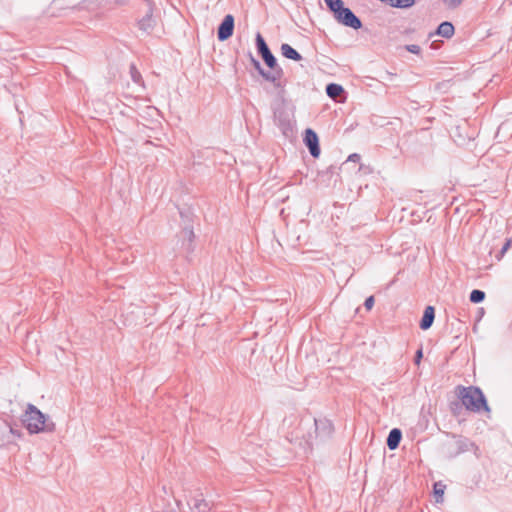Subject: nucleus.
<instances>
[{
    "label": "nucleus",
    "instance_id": "obj_23",
    "mask_svg": "<svg viewBox=\"0 0 512 512\" xmlns=\"http://www.w3.org/2000/svg\"><path fill=\"white\" fill-rule=\"evenodd\" d=\"M130 75L134 83L136 84H143V78L141 73L138 71L135 64H131L129 67Z\"/></svg>",
    "mask_w": 512,
    "mask_h": 512
},
{
    "label": "nucleus",
    "instance_id": "obj_14",
    "mask_svg": "<svg viewBox=\"0 0 512 512\" xmlns=\"http://www.w3.org/2000/svg\"><path fill=\"white\" fill-rule=\"evenodd\" d=\"M402 439V431L399 428H393L390 430L386 439V445L390 450H395L399 447Z\"/></svg>",
    "mask_w": 512,
    "mask_h": 512
},
{
    "label": "nucleus",
    "instance_id": "obj_27",
    "mask_svg": "<svg viewBox=\"0 0 512 512\" xmlns=\"http://www.w3.org/2000/svg\"><path fill=\"white\" fill-rule=\"evenodd\" d=\"M374 303H375V300H374V296H369L365 299V302H364V307L367 309V310H371L372 307L374 306Z\"/></svg>",
    "mask_w": 512,
    "mask_h": 512
},
{
    "label": "nucleus",
    "instance_id": "obj_26",
    "mask_svg": "<svg viewBox=\"0 0 512 512\" xmlns=\"http://www.w3.org/2000/svg\"><path fill=\"white\" fill-rule=\"evenodd\" d=\"M405 50L410 52V53H413V54H420L421 52V48L419 45H416V44H408V45H405Z\"/></svg>",
    "mask_w": 512,
    "mask_h": 512
},
{
    "label": "nucleus",
    "instance_id": "obj_32",
    "mask_svg": "<svg viewBox=\"0 0 512 512\" xmlns=\"http://www.w3.org/2000/svg\"><path fill=\"white\" fill-rule=\"evenodd\" d=\"M10 432L17 437H21V431L19 429L10 426Z\"/></svg>",
    "mask_w": 512,
    "mask_h": 512
},
{
    "label": "nucleus",
    "instance_id": "obj_7",
    "mask_svg": "<svg viewBox=\"0 0 512 512\" xmlns=\"http://www.w3.org/2000/svg\"><path fill=\"white\" fill-rule=\"evenodd\" d=\"M235 19L231 14L224 16L223 20L217 28V38L223 42L228 40L234 33Z\"/></svg>",
    "mask_w": 512,
    "mask_h": 512
},
{
    "label": "nucleus",
    "instance_id": "obj_20",
    "mask_svg": "<svg viewBox=\"0 0 512 512\" xmlns=\"http://www.w3.org/2000/svg\"><path fill=\"white\" fill-rule=\"evenodd\" d=\"M416 0H387L386 4L393 8L407 9L415 4Z\"/></svg>",
    "mask_w": 512,
    "mask_h": 512
},
{
    "label": "nucleus",
    "instance_id": "obj_37",
    "mask_svg": "<svg viewBox=\"0 0 512 512\" xmlns=\"http://www.w3.org/2000/svg\"><path fill=\"white\" fill-rule=\"evenodd\" d=\"M162 490H163V492H164L165 494L167 493V489H166V487H165V486H163V487H162Z\"/></svg>",
    "mask_w": 512,
    "mask_h": 512
},
{
    "label": "nucleus",
    "instance_id": "obj_30",
    "mask_svg": "<svg viewBox=\"0 0 512 512\" xmlns=\"http://www.w3.org/2000/svg\"><path fill=\"white\" fill-rule=\"evenodd\" d=\"M462 409L459 402H453L451 403V411L453 415H458V412Z\"/></svg>",
    "mask_w": 512,
    "mask_h": 512
},
{
    "label": "nucleus",
    "instance_id": "obj_12",
    "mask_svg": "<svg viewBox=\"0 0 512 512\" xmlns=\"http://www.w3.org/2000/svg\"><path fill=\"white\" fill-rule=\"evenodd\" d=\"M154 8H148L145 16H143L137 23L139 30L146 34H150L156 26V19L153 16Z\"/></svg>",
    "mask_w": 512,
    "mask_h": 512
},
{
    "label": "nucleus",
    "instance_id": "obj_18",
    "mask_svg": "<svg viewBox=\"0 0 512 512\" xmlns=\"http://www.w3.org/2000/svg\"><path fill=\"white\" fill-rule=\"evenodd\" d=\"M326 94L332 99H337L341 95L345 94V90L342 85L337 83H329L326 86Z\"/></svg>",
    "mask_w": 512,
    "mask_h": 512
},
{
    "label": "nucleus",
    "instance_id": "obj_16",
    "mask_svg": "<svg viewBox=\"0 0 512 512\" xmlns=\"http://www.w3.org/2000/svg\"><path fill=\"white\" fill-rule=\"evenodd\" d=\"M455 33L454 25L449 21H443L441 22L436 31L435 34L444 38H451Z\"/></svg>",
    "mask_w": 512,
    "mask_h": 512
},
{
    "label": "nucleus",
    "instance_id": "obj_17",
    "mask_svg": "<svg viewBox=\"0 0 512 512\" xmlns=\"http://www.w3.org/2000/svg\"><path fill=\"white\" fill-rule=\"evenodd\" d=\"M280 50H281L282 56L287 59H290L293 61H301L302 60L301 54L296 49H294L291 45H289L287 43H283L281 45Z\"/></svg>",
    "mask_w": 512,
    "mask_h": 512
},
{
    "label": "nucleus",
    "instance_id": "obj_34",
    "mask_svg": "<svg viewBox=\"0 0 512 512\" xmlns=\"http://www.w3.org/2000/svg\"><path fill=\"white\" fill-rule=\"evenodd\" d=\"M148 6V8H154V2L152 0H144Z\"/></svg>",
    "mask_w": 512,
    "mask_h": 512
},
{
    "label": "nucleus",
    "instance_id": "obj_8",
    "mask_svg": "<svg viewBox=\"0 0 512 512\" xmlns=\"http://www.w3.org/2000/svg\"><path fill=\"white\" fill-rule=\"evenodd\" d=\"M316 439H328L334 432L333 423L327 418L314 419Z\"/></svg>",
    "mask_w": 512,
    "mask_h": 512
},
{
    "label": "nucleus",
    "instance_id": "obj_35",
    "mask_svg": "<svg viewBox=\"0 0 512 512\" xmlns=\"http://www.w3.org/2000/svg\"><path fill=\"white\" fill-rule=\"evenodd\" d=\"M385 75H386L387 79H391L392 77H394V76H395V74H394V73H391V72H389V71H386V72H385Z\"/></svg>",
    "mask_w": 512,
    "mask_h": 512
},
{
    "label": "nucleus",
    "instance_id": "obj_24",
    "mask_svg": "<svg viewBox=\"0 0 512 512\" xmlns=\"http://www.w3.org/2000/svg\"><path fill=\"white\" fill-rule=\"evenodd\" d=\"M445 485H443L441 482H437L434 484V495L436 502H441L443 499Z\"/></svg>",
    "mask_w": 512,
    "mask_h": 512
},
{
    "label": "nucleus",
    "instance_id": "obj_5",
    "mask_svg": "<svg viewBox=\"0 0 512 512\" xmlns=\"http://www.w3.org/2000/svg\"><path fill=\"white\" fill-rule=\"evenodd\" d=\"M333 16L338 23L346 27H350L355 30L362 28V21L360 18L356 16L350 8L345 7L344 5Z\"/></svg>",
    "mask_w": 512,
    "mask_h": 512
},
{
    "label": "nucleus",
    "instance_id": "obj_6",
    "mask_svg": "<svg viewBox=\"0 0 512 512\" xmlns=\"http://www.w3.org/2000/svg\"><path fill=\"white\" fill-rule=\"evenodd\" d=\"M303 142L309 150L310 155L313 158H318L321 153L319 137L313 129L307 128L304 131Z\"/></svg>",
    "mask_w": 512,
    "mask_h": 512
},
{
    "label": "nucleus",
    "instance_id": "obj_29",
    "mask_svg": "<svg viewBox=\"0 0 512 512\" xmlns=\"http://www.w3.org/2000/svg\"><path fill=\"white\" fill-rule=\"evenodd\" d=\"M449 8L458 7L463 0H443Z\"/></svg>",
    "mask_w": 512,
    "mask_h": 512
},
{
    "label": "nucleus",
    "instance_id": "obj_11",
    "mask_svg": "<svg viewBox=\"0 0 512 512\" xmlns=\"http://www.w3.org/2000/svg\"><path fill=\"white\" fill-rule=\"evenodd\" d=\"M454 438H456V439L452 445L453 448L450 451V454L453 457H455L461 453H464L466 451H470L471 449H473L475 447V444L472 441H470L468 438H465L462 436H459V437L454 436Z\"/></svg>",
    "mask_w": 512,
    "mask_h": 512
},
{
    "label": "nucleus",
    "instance_id": "obj_31",
    "mask_svg": "<svg viewBox=\"0 0 512 512\" xmlns=\"http://www.w3.org/2000/svg\"><path fill=\"white\" fill-rule=\"evenodd\" d=\"M361 160V156L357 153H353L351 155H349L347 161L349 162H354V163H359Z\"/></svg>",
    "mask_w": 512,
    "mask_h": 512
},
{
    "label": "nucleus",
    "instance_id": "obj_21",
    "mask_svg": "<svg viewBox=\"0 0 512 512\" xmlns=\"http://www.w3.org/2000/svg\"><path fill=\"white\" fill-rule=\"evenodd\" d=\"M328 10L334 15L336 12L342 8L344 2L342 0H324Z\"/></svg>",
    "mask_w": 512,
    "mask_h": 512
},
{
    "label": "nucleus",
    "instance_id": "obj_22",
    "mask_svg": "<svg viewBox=\"0 0 512 512\" xmlns=\"http://www.w3.org/2000/svg\"><path fill=\"white\" fill-rule=\"evenodd\" d=\"M485 292L479 289H474L471 291L469 299L472 303L478 304L484 301L485 299Z\"/></svg>",
    "mask_w": 512,
    "mask_h": 512
},
{
    "label": "nucleus",
    "instance_id": "obj_36",
    "mask_svg": "<svg viewBox=\"0 0 512 512\" xmlns=\"http://www.w3.org/2000/svg\"><path fill=\"white\" fill-rule=\"evenodd\" d=\"M176 504H177V507H178V508H180V506H181V501L176 500Z\"/></svg>",
    "mask_w": 512,
    "mask_h": 512
},
{
    "label": "nucleus",
    "instance_id": "obj_2",
    "mask_svg": "<svg viewBox=\"0 0 512 512\" xmlns=\"http://www.w3.org/2000/svg\"><path fill=\"white\" fill-rule=\"evenodd\" d=\"M456 395L467 410L475 413L483 410L490 414L491 409L483 391L479 387L458 385L456 387Z\"/></svg>",
    "mask_w": 512,
    "mask_h": 512
},
{
    "label": "nucleus",
    "instance_id": "obj_9",
    "mask_svg": "<svg viewBox=\"0 0 512 512\" xmlns=\"http://www.w3.org/2000/svg\"><path fill=\"white\" fill-rule=\"evenodd\" d=\"M180 240L182 243V247L187 253V255H190L194 252L195 246H194V240H195V233L193 230V225H184L182 226V230L180 232Z\"/></svg>",
    "mask_w": 512,
    "mask_h": 512
},
{
    "label": "nucleus",
    "instance_id": "obj_28",
    "mask_svg": "<svg viewBox=\"0 0 512 512\" xmlns=\"http://www.w3.org/2000/svg\"><path fill=\"white\" fill-rule=\"evenodd\" d=\"M423 358V351H422V347L419 348L416 353H415V356H414V363L416 365H419L421 363V360Z\"/></svg>",
    "mask_w": 512,
    "mask_h": 512
},
{
    "label": "nucleus",
    "instance_id": "obj_1",
    "mask_svg": "<svg viewBox=\"0 0 512 512\" xmlns=\"http://www.w3.org/2000/svg\"><path fill=\"white\" fill-rule=\"evenodd\" d=\"M21 421L30 434L51 433L55 431V423L33 404L27 405Z\"/></svg>",
    "mask_w": 512,
    "mask_h": 512
},
{
    "label": "nucleus",
    "instance_id": "obj_10",
    "mask_svg": "<svg viewBox=\"0 0 512 512\" xmlns=\"http://www.w3.org/2000/svg\"><path fill=\"white\" fill-rule=\"evenodd\" d=\"M248 58L251 65L259 73V75H261L266 81L273 83L274 86L277 85V74H279V72H268L264 70L259 60H257L251 52H248Z\"/></svg>",
    "mask_w": 512,
    "mask_h": 512
},
{
    "label": "nucleus",
    "instance_id": "obj_19",
    "mask_svg": "<svg viewBox=\"0 0 512 512\" xmlns=\"http://www.w3.org/2000/svg\"><path fill=\"white\" fill-rule=\"evenodd\" d=\"M193 512H208L211 506L208 501L203 498H195L193 503Z\"/></svg>",
    "mask_w": 512,
    "mask_h": 512
},
{
    "label": "nucleus",
    "instance_id": "obj_25",
    "mask_svg": "<svg viewBox=\"0 0 512 512\" xmlns=\"http://www.w3.org/2000/svg\"><path fill=\"white\" fill-rule=\"evenodd\" d=\"M511 246H512V237L506 239V241H505L504 245L502 246L501 250L498 252V254H496V256H495L496 259L498 261H500Z\"/></svg>",
    "mask_w": 512,
    "mask_h": 512
},
{
    "label": "nucleus",
    "instance_id": "obj_3",
    "mask_svg": "<svg viewBox=\"0 0 512 512\" xmlns=\"http://www.w3.org/2000/svg\"><path fill=\"white\" fill-rule=\"evenodd\" d=\"M255 45L257 49V53L260 55L266 66L270 69L269 72H279L277 74V85L276 88L282 87L280 80L284 75L283 69L278 65L276 57L271 52L269 46L267 45L265 39L261 35V33H257L255 37Z\"/></svg>",
    "mask_w": 512,
    "mask_h": 512
},
{
    "label": "nucleus",
    "instance_id": "obj_33",
    "mask_svg": "<svg viewBox=\"0 0 512 512\" xmlns=\"http://www.w3.org/2000/svg\"><path fill=\"white\" fill-rule=\"evenodd\" d=\"M114 1L119 6L127 5L130 2V0H114Z\"/></svg>",
    "mask_w": 512,
    "mask_h": 512
},
{
    "label": "nucleus",
    "instance_id": "obj_15",
    "mask_svg": "<svg viewBox=\"0 0 512 512\" xmlns=\"http://www.w3.org/2000/svg\"><path fill=\"white\" fill-rule=\"evenodd\" d=\"M179 211V215L181 218L182 226L184 225H193L194 223V212L190 206L181 207L179 204L176 205Z\"/></svg>",
    "mask_w": 512,
    "mask_h": 512
},
{
    "label": "nucleus",
    "instance_id": "obj_4",
    "mask_svg": "<svg viewBox=\"0 0 512 512\" xmlns=\"http://www.w3.org/2000/svg\"><path fill=\"white\" fill-rule=\"evenodd\" d=\"M274 121L285 138L290 139L294 136L292 116L285 108H278L274 111Z\"/></svg>",
    "mask_w": 512,
    "mask_h": 512
},
{
    "label": "nucleus",
    "instance_id": "obj_13",
    "mask_svg": "<svg viewBox=\"0 0 512 512\" xmlns=\"http://www.w3.org/2000/svg\"><path fill=\"white\" fill-rule=\"evenodd\" d=\"M435 319V308L433 306H427L424 310L419 326L422 330H428Z\"/></svg>",
    "mask_w": 512,
    "mask_h": 512
}]
</instances>
